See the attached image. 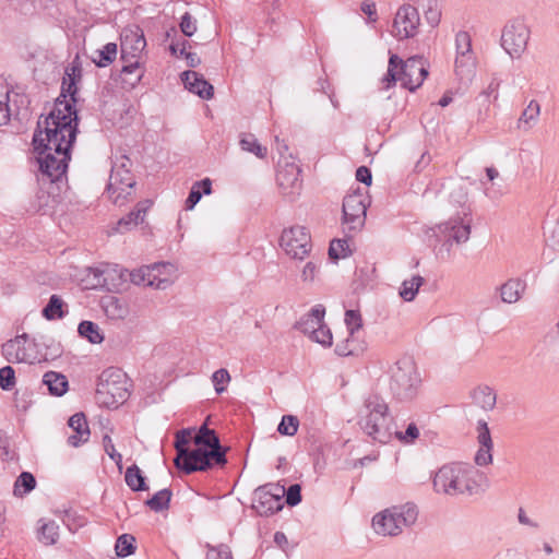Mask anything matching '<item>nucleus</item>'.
<instances>
[{
  "label": "nucleus",
  "mask_w": 559,
  "mask_h": 559,
  "mask_svg": "<svg viewBox=\"0 0 559 559\" xmlns=\"http://www.w3.org/2000/svg\"><path fill=\"white\" fill-rule=\"evenodd\" d=\"M79 117L68 100L56 99L51 111L39 117L32 144L38 155L39 170L55 182L67 173L71 148L76 140Z\"/></svg>",
  "instance_id": "nucleus-1"
},
{
  "label": "nucleus",
  "mask_w": 559,
  "mask_h": 559,
  "mask_svg": "<svg viewBox=\"0 0 559 559\" xmlns=\"http://www.w3.org/2000/svg\"><path fill=\"white\" fill-rule=\"evenodd\" d=\"M483 474L472 465L451 463L441 466L435 474L432 484L438 493L448 496L475 495L478 491V479Z\"/></svg>",
  "instance_id": "nucleus-2"
},
{
  "label": "nucleus",
  "mask_w": 559,
  "mask_h": 559,
  "mask_svg": "<svg viewBox=\"0 0 559 559\" xmlns=\"http://www.w3.org/2000/svg\"><path fill=\"white\" fill-rule=\"evenodd\" d=\"M428 75L423 57H411L406 61L397 55H391L388 64V71L383 78L385 88H390L397 81L402 87L411 92L416 91Z\"/></svg>",
  "instance_id": "nucleus-3"
},
{
  "label": "nucleus",
  "mask_w": 559,
  "mask_h": 559,
  "mask_svg": "<svg viewBox=\"0 0 559 559\" xmlns=\"http://www.w3.org/2000/svg\"><path fill=\"white\" fill-rule=\"evenodd\" d=\"M420 383L417 366L411 357H403L391 367L389 389L397 401L413 400Z\"/></svg>",
  "instance_id": "nucleus-4"
},
{
  "label": "nucleus",
  "mask_w": 559,
  "mask_h": 559,
  "mask_svg": "<svg viewBox=\"0 0 559 559\" xmlns=\"http://www.w3.org/2000/svg\"><path fill=\"white\" fill-rule=\"evenodd\" d=\"M388 411L389 407L383 399L378 395H369L360 412L359 426L372 440L380 443H386L390 438Z\"/></svg>",
  "instance_id": "nucleus-5"
},
{
  "label": "nucleus",
  "mask_w": 559,
  "mask_h": 559,
  "mask_svg": "<svg viewBox=\"0 0 559 559\" xmlns=\"http://www.w3.org/2000/svg\"><path fill=\"white\" fill-rule=\"evenodd\" d=\"M130 396L127 374L119 368H109L102 372L97 386L96 400L108 408H117Z\"/></svg>",
  "instance_id": "nucleus-6"
},
{
  "label": "nucleus",
  "mask_w": 559,
  "mask_h": 559,
  "mask_svg": "<svg viewBox=\"0 0 559 559\" xmlns=\"http://www.w3.org/2000/svg\"><path fill=\"white\" fill-rule=\"evenodd\" d=\"M418 511L415 504L392 507L377 513L372 519V526L377 534L396 536L404 527L413 525L417 520Z\"/></svg>",
  "instance_id": "nucleus-7"
},
{
  "label": "nucleus",
  "mask_w": 559,
  "mask_h": 559,
  "mask_svg": "<svg viewBox=\"0 0 559 559\" xmlns=\"http://www.w3.org/2000/svg\"><path fill=\"white\" fill-rule=\"evenodd\" d=\"M175 466L187 475L195 472H206L214 465L225 466L227 457L223 452L207 451L205 448L179 450V455L174 460Z\"/></svg>",
  "instance_id": "nucleus-8"
},
{
  "label": "nucleus",
  "mask_w": 559,
  "mask_h": 559,
  "mask_svg": "<svg viewBox=\"0 0 559 559\" xmlns=\"http://www.w3.org/2000/svg\"><path fill=\"white\" fill-rule=\"evenodd\" d=\"M530 36L531 31L525 20L514 17L502 29L501 46L511 58H520L526 50Z\"/></svg>",
  "instance_id": "nucleus-9"
},
{
  "label": "nucleus",
  "mask_w": 559,
  "mask_h": 559,
  "mask_svg": "<svg viewBox=\"0 0 559 559\" xmlns=\"http://www.w3.org/2000/svg\"><path fill=\"white\" fill-rule=\"evenodd\" d=\"M280 246L292 259L304 260L312 249L311 235L305 226L285 228L280 237Z\"/></svg>",
  "instance_id": "nucleus-10"
},
{
  "label": "nucleus",
  "mask_w": 559,
  "mask_h": 559,
  "mask_svg": "<svg viewBox=\"0 0 559 559\" xmlns=\"http://www.w3.org/2000/svg\"><path fill=\"white\" fill-rule=\"evenodd\" d=\"M285 487L280 484H265L258 487L253 493L252 508L261 516H270L284 507Z\"/></svg>",
  "instance_id": "nucleus-11"
},
{
  "label": "nucleus",
  "mask_w": 559,
  "mask_h": 559,
  "mask_svg": "<svg viewBox=\"0 0 559 559\" xmlns=\"http://www.w3.org/2000/svg\"><path fill=\"white\" fill-rule=\"evenodd\" d=\"M135 185L133 175L124 165H114L107 185L109 198L117 205H122Z\"/></svg>",
  "instance_id": "nucleus-12"
},
{
  "label": "nucleus",
  "mask_w": 559,
  "mask_h": 559,
  "mask_svg": "<svg viewBox=\"0 0 559 559\" xmlns=\"http://www.w3.org/2000/svg\"><path fill=\"white\" fill-rule=\"evenodd\" d=\"M469 210L463 211V217L456 215L450 217L447 222L437 225L438 235H440L444 245L452 246V243H463L469 239L471 236V218Z\"/></svg>",
  "instance_id": "nucleus-13"
},
{
  "label": "nucleus",
  "mask_w": 559,
  "mask_h": 559,
  "mask_svg": "<svg viewBox=\"0 0 559 559\" xmlns=\"http://www.w3.org/2000/svg\"><path fill=\"white\" fill-rule=\"evenodd\" d=\"M368 204V197L359 190L344 198L343 223L349 230H357L364 226Z\"/></svg>",
  "instance_id": "nucleus-14"
},
{
  "label": "nucleus",
  "mask_w": 559,
  "mask_h": 559,
  "mask_svg": "<svg viewBox=\"0 0 559 559\" xmlns=\"http://www.w3.org/2000/svg\"><path fill=\"white\" fill-rule=\"evenodd\" d=\"M419 24L418 10L411 4H403L395 14L391 33L400 40L413 38L418 33Z\"/></svg>",
  "instance_id": "nucleus-15"
},
{
  "label": "nucleus",
  "mask_w": 559,
  "mask_h": 559,
  "mask_svg": "<svg viewBox=\"0 0 559 559\" xmlns=\"http://www.w3.org/2000/svg\"><path fill=\"white\" fill-rule=\"evenodd\" d=\"M300 167L295 163H286L277 170L276 181L281 193L290 201L296 199L301 189L302 180L300 179Z\"/></svg>",
  "instance_id": "nucleus-16"
},
{
  "label": "nucleus",
  "mask_w": 559,
  "mask_h": 559,
  "mask_svg": "<svg viewBox=\"0 0 559 559\" xmlns=\"http://www.w3.org/2000/svg\"><path fill=\"white\" fill-rule=\"evenodd\" d=\"M477 431V440L480 448L475 455V463L479 466H486L492 462V440L488 425L485 420H478Z\"/></svg>",
  "instance_id": "nucleus-17"
},
{
  "label": "nucleus",
  "mask_w": 559,
  "mask_h": 559,
  "mask_svg": "<svg viewBox=\"0 0 559 559\" xmlns=\"http://www.w3.org/2000/svg\"><path fill=\"white\" fill-rule=\"evenodd\" d=\"M185 86L203 99H211L214 96V87L202 74L195 71H185L181 74Z\"/></svg>",
  "instance_id": "nucleus-18"
},
{
  "label": "nucleus",
  "mask_w": 559,
  "mask_h": 559,
  "mask_svg": "<svg viewBox=\"0 0 559 559\" xmlns=\"http://www.w3.org/2000/svg\"><path fill=\"white\" fill-rule=\"evenodd\" d=\"M69 427L74 431L73 435L68 437V444L74 448L80 447L90 439V427L86 417L83 413H75L69 418Z\"/></svg>",
  "instance_id": "nucleus-19"
},
{
  "label": "nucleus",
  "mask_w": 559,
  "mask_h": 559,
  "mask_svg": "<svg viewBox=\"0 0 559 559\" xmlns=\"http://www.w3.org/2000/svg\"><path fill=\"white\" fill-rule=\"evenodd\" d=\"M193 442L197 447L205 448L207 451L223 452L224 457L229 450L228 447H223L221 440L214 429L209 428L207 424L204 423L200 426L198 432L193 438Z\"/></svg>",
  "instance_id": "nucleus-20"
},
{
  "label": "nucleus",
  "mask_w": 559,
  "mask_h": 559,
  "mask_svg": "<svg viewBox=\"0 0 559 559\" xmlns=\"http://www.w3.org/2000/svg\"><path fill=\"white\" fill-rule=\"evenodd\" d=\"M455 69L456 71L466 67L472 62V39L467 32L460 31L455 36Z\"/></svg>",
  "instance_id": "nucleus-21"
},
{
  "label": "nucleus",
  "mask_w": 559,
  "mask_h": 559,
  "mask_svg": "<svg viewBox=\"0 0 559 559\" xmlns=\"http://www.w3.org/2000/svg\"><path fill=\"white\" fill-rule=\"evenodd\" d=\"M325 314V308L323 305H316L311 310L302 316L295 324V329L299 330L304 334L311 335L314 330L319 326L320 322L323 321Z\"/></svg>",
  "instance_id": "nucleus-22"
},
{
  "label": "nucleus",
  "mask_w": 559,
  "mask_h": 559,
  "mask_svg": "<svg viewBox=\"0 0 559 559\" xmlns=\"http://www.w3.org/2000/svg\"><path fill=\"white\" fill-rule=\"evenodd\" d=\"M152 206L151 200L140 201L133 211L118 221L119 230H129L144 221L146 212Z\"/></svg>",
  "instance_id": "nucleus-23"
},
{
  "label": "nucleus",
  "mask_w": 559,
  "mask_h": 559,
  "mask_svg": "<svg viewBox=\"0 0 559 559\" xmlns=\"http://www.w3.org/2000/svg\"><path fill=\"white\" fill-rule=\"evenodd\" d=\"M526 282L522 278H510L500 286V296L503 302L519 301L526 289Z\"/></svg>",
  "instance_id": "nucleus-24"
},
{
  "label": "nucleus",
  "mask_w": 559,
  "mask_h": 559,
  "mask_svg": "<svg viewBox=\"0 0 559 559\" xmlns=\"http://www.w3.org/2000/svg\"><path fill=\"white\" fill-rule=\"evenodd\" d=\"M148 266L154 267L156 270L152 272L150 280L147 282V286L157 289H166L171 284V281L167 275L169 271L173 269V265L170 263L159 262Z\"/></svg>",
  "instance_id": "nucleus-25"
},
{
  "label": "nucleus",
  "mask_w": 559,
  "mask_h": 559,
  "mask_svg": "<svg viewBox=\"0 0 559 559\" xmlns=\"http://www.w3.org/2000/svg\"><path fill=\"white\" fill-rule=\"evenodd\" d=\"M68 305L59 295H51L47 305L41 310V316L48 320H59L68 314Z\"/></svg>",
  "instance_id": "nucleus-26"
},
{
  "label": "nucleus",
  "mask_w": 559,
  "mask_h": 559,
  "mask_svg": "<svg viewBox=\"0 0 559 559\" xmlns=\"http://www.w3.org/2000/svg\"><path fill=\"white\" fill-rule=\"evenodd\" d=\"M143 71L140 68L138 59L122 66L120 71V79L124 88H133L141 81Z\"/></svg>",
  "instance_id": "nucleus-27"
},
{
  "label": "nucleus",
  "mask_w": 559,
  "mask_h": 559,
  "mask_svg": "<svg viewBox=\"0 0 559 559\" xmlns=\"http://www.w3.org/2000/svg\"><path fill=\"white\" fill-rule=\"evenodd\" d=\"M43 383L47 385L49 393L55 396H62L69 388L66 376L55 371L46 372L43 377Z\"/></svg>",
  "instance_id": "nucleus-28"
},
{
  "label": "nucleus",
  "mask_w": 559,
  "mask_h": 559,
  "mask_svg": "<svg viewBox=\"0 0 559 559\" xmlns=\"http://www.w3.org/2000/svg\"><path fill=\"white\" fill-rule=\"evenodd\" d=\"M473 402L485 411H491L497 402V395L488 385H480L472 392Z\"/></svg>",
  "instance_id": "nucleus-29"
},
{
  "label": "nucleus",
  "mask_w": 559,
  "mask_h": 559,
  "mask_svg": "<svg viewBox=\"0 0 559 559\" xmlns=\"http://www.w3.org/2000/svg\"><path fill=\"white\" fill-rule=\"evenodd\" d=\"M124 480L132 491L139 492L148 489V486L146 485V478L136 464H132L127 468Z\"/></svg>",
  "instance_id": "nucleus-30"
},
{
  "label": "nucleus",
  "mask_w": 559,
  "mask_h": 559,
  "mask_svg": "<svg viewBox=\"0 0 559 559\" xmlns=\"http://www.w3.org/2000/svg\"><path fill=\"white\" fill-rule=\"evenodd\" d=\"M37 537L46 546L55 545L59 538V525L55 521L39 520Z\"/></svg>",
  "instance_id": "nucleus-31"
},
{
  "label": "nucleus",
  "mask_w": 559,
  "mask_h": 559,
  "mask_svg": "<svg viewBox=\"0 0 559 559\" xmlns=\"http://www.w3.org/2000/svg\"><path fill=\"white\" fill-rule=\"evenodd\" d=\"M56 205V199L49 192L44 190H38L36 193L35 200L32 203V210L35 213H39L41 215L49 214L53 211Z\"/></svg>",
  "instance_id": "nucleus-32"
},
{
  "label": "nucleus",
  "mask_w": 559,
  "mask_h": 559,
  "mask_svg": "<svg viewBox=\"0 0 559 559\" xmlns=\"http://www.w3.org/2000/svg\"><path fill=\"white\" fill-rule=\"evenodd\" d=\"M539 111V104L536 100H531L518 120V128L524 131L530 130L537 121Z\"/></svg>",
  "instance_id": "nucleus-33"
},
{
  "label": "nucleus",
  "mask_w": 559,
  "mask_h": 559,
  "mask_svg": "<svg viewBox=\"0 0 559 559\" xmlns=\"http://www.w3.org/2000/svg\"><path fill=\"white\" fill-rule=\"evenodd\" d=\"M118 47L116 43H107L102 49L95 51L96 57L92 60L98 68L110 66L117 58Z\"/></svg>",
  "instance_id": "nucleus-34"
},
{
  "label": "nucleus",
  "mask_w": 559,
  "mask_h": 559,
  "mask_svg": "<svg viewBox=\"0 0 559 559\" xmlns=\"http://www.w3.org/2000/svg\"><path fill=\"white\" fill-rule=\"evenodd\" d=\"M171 497V489L164 488L147 499L145 504L154 512H162L169 509Z\"/></svg>",
  "instance_id": "nucleus-35"
},
{
  "label": "nucleus",
  "mask_w": 559,
  "mask_h": 559,
  "mask_svg": "<svg viewBox=\"0 0 559 559\" xmlns=\"http://www.w3.org/2000/svg\"><path fill=\"white\" fill-rule=\"evenodd\" d=\"M78 332L81 337L86 338L92 344H100L104 341L99 326L93 321H82L78 326Z\"/></svg>",
  "instance_id": "nucleus-36"
},
{
  "label": "nucleus",
  "mask_w": 559,
  "mask_h": 559,
  "mask_svg": "<svg viewBox=\"0 0 559 559\" xmlns=\"http://www.w3.org/2000/svg\"><path fill=\"white\" fill-rule=\"evenodd\" d=\"M239 145L241 150L252 153L259 158H264L267 154L266 146L261 145L252 133L241 134Z\"/></svg>",
  "instance_id": "nucleus-37"
},
{
  "label": "nucleus",
  "mask_w": 559,
  "mask_h": 559,
  "mask_svg": "<svg viewBox=\"0 0 559 559\" xmlns=\"http://www.w3.org/2000/svg\"><path fill=\"white\" fill-rule=\"evenodd\" d=\"M135 549V537L133 535L122 534L117 538L115 550L119 559L134 554Z\"/></svg>",
  "instance_id": "nucleus-38"
},
{
  "label": "nucleus",
  "mask_w": 559,
  "mask_h": 559,
  "mask_svg": "<svg viewBox=\"0 0 559 559\" xmlns=\"http://www.w3.org/2000/svg\"><path fill=\"white\" fill-rule=\"evenodd\" d=\"M424 282L425 280L420 275H414L411 280H405L402 284L400 296L405 301H412Z\"/></svg>",
  "instance_id": "nucleus-39"
},
{
  "label": "nucleus",
  "mask_w": 559,
  "mask_h": 559,
  "mask_svg": "<svg viewBox=\"0 0 559 559\" xmlns=\"http://www.w3.org/2000/svg\"><path fill=\"white\" fill-rule=\"evenodd\" d=\"M36 486V479L29 472H22L14 483V495L22 496L28 493Z\"/></svg>",
  "instance_id": "nucleus-40"
},
{
  "label": "nucleus",
  "mask_w": 559,
  "mask_h": 559,
  "mask_svg": "<svg viewBox=\"0 0 559 559\" xmlns=\"http://www.w3.org/2000/svg\"><path fill=\"white\" fill-rule=\"evenodd\" d=\"M352 254V250L347 240L345 239H334L330 243L329 248V257L333 261H337L340 259L347 258Z\"/></svg>",
  "instance_id": "nucleus-41"
},
{
  "label": "nucleus",
  "mask_w": 559,
  "mask_h": 559,
  "mask_svg": "<svg viewBox=\"0 0 559 559\" xmlns=\"http://www.w3.org/2000/svg\"><path fill=\"white\" fill-rule=\"evenodd\" d=\"M299 420L294 415H284L277 426V431L282 436L293 437L297 433Z\"/></svg>",
  "instance_id": "nucleus-42"
},
{
  "label": "nucleus",
  "mask_w": 559,
  "mask_h": 559,
  "mask_svg": "<svg viewBox=\"0 0 559 559\" xmlns=\"http://www.w3.org/2000/svg\"><path fill=\"white\" fill-rule=\"evenodd\" d=\"M310 338L324 347H330L333 341L332 332L323 321L320 322Z\"/></svg>",
  "instance_id": "nucleus-43"
},
{
  "label": "nucleus",
  "mask_w": 559,
  "mask_h": 559,
  "mask_svg": "<svg viewBox=\"0 0 559 559\" xmlns=\"http://www.w3.org/2000/svg\"><path fill=\"white\" fill-rule=\"evenodd\" d=\"M427 23L431 27H436L441 20V10L438 5V0H428L427 8L424 12Z\"/></svg>",
  "instance_id": "nucleus-44"
},
{
  "label": "nucleus",
  "mask_w": 559,
  "mask_h": 559,
  "mask_svg": "<svg viewBox=\"0 0 559 559\" xmlns=\"http://www.w3.org/2000/svg\"><path fill=\"white\" fill-rule=\"evenodd\" d=\"M75 79L71 78V80H63L62 86H61V93L58 97L60 100H67L66 98L70 96L71 100L69 102L75 107L76 103V94H78V86H76Z\"/></svg>",
  "instance_id": "nucleus-45"
},
{
  "label": "nucleus",
  "mask_w": 559,
  "mask_h": 559,
  "mask_svg": "<svg viewBox=\"0 0 559 559\" xmlns=\"http://www.w3.org/2000/svg\"><path fill=\"white\" fill-rule=\"evenodd\" d=\"M154 267H150L148 265L142 266L140 269L133 270L130 272V281L134 285H143L147 286V282Z\"/></svg>",
  "instance_id": "nucleus-46"
},
{
  "label": "nucleus",
  "mask_w": 559,
  "mask_h": 559,
  "mask_svg": "<svg viewBox=\"0 0 559 559\" xmlns=\"http://www.w3.org/2000/svg\"><path fill=\"white\" fill-rule=\"evenodd\" d=\"M345 324L352 336L355 331L359 330L362 326V319L358 310H346L345 312Z\"/></svg>",
  "instance_id": "nucleus-47"
},
{
  "label": "nucleus",
  "mask_w": 559,
  "mask_h": 559,
  "mask_svg": "<svg viewBox=\"0 0 559 559\" xmlns=\"http://www.w3.org/2000/svg\"><path fill=\"white\" fill-rule=\"evenodd\" d=\"M206 559H233L230 548L221 544L218 546L207 545Z\"/></svg>",
  "instance_id": "nucleus-48"
},
{
  "label": "nucleus",
  "mask_w": 559,
  "mask_h": 559,
  "mask_svg": "<svg viewBox=\"0 0 559 559\" xmlns=\"http://www.w3.org/2000/svg\"><path fill=\"white\" fill-rule=\"evenodd\" d=\"M15 384V371L11 366H4L0 369V388L10 391Z\"/></svg>",
  "instance_id": "nucleus-49"
},
{
  "label": "nucleus",
  "mask_w": 559,
  "mask_h": 559,
  "mask_svg": "<svg viewBox=\"0 0 559 559\" xmlns=\"http://www.w3.org/2000/svg\"><path fill=\"white\" fill-rule=\"evenodd\" d=\"M212 381L216 393L221 394L226 390L225 384L230 381V374L226 369L221 368L212 374Z\"/></svg>",
  "instance_id": "nucleus-50"
},
{
  "label": "nucleus",
  "mask_w": 559,
  "mask_h": 559,
  "mask_svg": "<svg viewBox=\"0 0 559 559\" xmlns=\"http://www.w3.org/2000/svg\"><path fill=\"white\" fill-rule=\"evenodd\" d=\"M285 502L289 507H295L301 502V486L299 484H293L287 489L285 488Z\"/></svg>",
  "instance_id": "nucleus-51"
},
{
  "label": "nucleus",
  "mask_w": 559,
  "mask_h": 559,
  "mask_svg": "<svg viewBox=\"0 0 559 559\" xmlns=\"http://www.w3.org/2000/svg\"><path fill=\"white\" fill-rule=\"evenodd\" d=\"M103 445L107 455L117 464L119 468H121L122 455L116 451L115 444L110 436L105 435L103 437Z\"/></svg>",
  "instance_id": "nucleus-52"
},
{
  "label": "nucleus",
  "mask_w": 559,
  "mask_h": 559,
  "mask_svg": "<svg viewBox=\"0 0 559 559\" xmlns=\"http://www.w3.org/2000/svg\"><path fill=\"white\" fill-rule=\"evenodd\" d=\"M191 440V429L186 428L177 431L176 440H175V449L177 455H179V450H188V444Z\"/></svg>",
  "instance_id": "nucleus-53"
},
{
  "label": "nucleus",
  "mask_w": 559,
  "mask_h": 559,
  "mask_svg": "<svg viewBox=\"0 0 559 559\" xmlns=\"http://www.w3.org/2000/svg\"><path fill=\"white\" fill-rule=\"evenodd\" d=\"M396 438L404 443H414V441L419 437V429L416 424L411 423L404 432H396Z\"/></svg>",
  "instance_id": "nucleus-54"
},
{
  "label": "nucleus",
  "mask_w": 559,
  "mask_h": 559,
  "mask_svg": "<svg viewBox=\"0 0 559 559\" xmlns=\"http://www.w3.org/2000/svg\"><path fill=\"white\" fill-rule=\"evenodd\" d=\"M28 338V335L26 333H23L21 335H17L15 336L14 340H10L8 341L4 345H3V353H10L9 349L10 348H14L15 346H17V349H16V353H15V358L17 360H23L24 358V355L25 353L23 352L22 354H20V345L23 343V342H26Z\"/></svg>",
  "instance_id": "nucleus-55"
},
{
  "label": "nucleus",
  "mask_w": 559,
  "mask_h": 559,
  "mask_svg": "<svg viewBox=\"0 0 559 559\" xmlns=\"http://www.w3.org/2000/svg\"><path fill=\"white\" fill-rule=\"evenodd\" d=\"M106 312L112 318H123L126 309L120 305L119 299L110 297L105 306Z\"/></svg>",
  "instance_id": "nucleus-56"
},
{
  "label": "nucleus",
  "mask_w": 559,
  "mask_h": 559,
  "mask_svg": "<svg viewBox=\"0 0 559 559\" xmlns=\"http://www.w3.org/2000/svg\"><path fill=\"white\" fill-rule=\"evenodd\" d=\"M180 29L183 33V35L187 37H191L195 33V31H197L195 20H193V17L191 16L190 13L186 12L182 15L181 22H180Z\"/></svg>",
  "instance_id": "nucleus-57"
},
{
  "label": "nucleus",
  "mask_w": 559,
  "mask_h": 559,
  "mask_svg": "<svg viewBox=\"0 0 559 559\" xmlns=\"http://www.w3.org/2000/svg\"><path fill=\"white\" fill-rule=\"evenodd\" d=\"M450 202L463 207L467 202V191L465 188L462 186L454 188L450 193Z\"/></svg>",
  "instance_id": "nucleus-58"
},
{
  "label": "nucleus",
  "mask_w": 559,
  "mask_h": 559,
  "mask_svg": "<svg viewBox=\"0 0 559 559\" xmlns=\"http://www.w3.org/2000/svg\"><path fill=\"white\" fill-rule=\"evenodd\" d=\"M354 341L349 337L344 342L337 343L335 346L336 355L341 357H346L355 354L356 348L353 346Z\"/></svg>",
  "instance_id": "nucleus-59"
},
{
  "label": "nucleus",
  "mask_w": 559,
  "mask_h": 559,
  "mask_svg": "<svg viewBox=\"0 0 559 559\" xmlns=\"http://www.w3.org/2000/svg\"><path fill=\"white\" fill-rule=\"evenodd\" d=\"M187 48H190V43L187 39H182V41L179 43H171L169 46L170 53L177 58H181L188 53Z\"/></svg>",
  "instance_id": "nucleus-60"
},
{
  "label": "nucleus",
  "mask_w": 559,
  "mask_h": 559,
  "mask_svg": "<svg viewBox=\"0 0 559 559\" xmlns=\"http://www.w3.org/2000/svg\"><path fill=\"white\" fill-rule=\"evenodd\" d=\"M201 198H202V192L200 190H198L197 188H194V186L192 185L189 195L185 202V209L187 211L192 210L199 203Z\"/></svg>",
  "instance_id": "nucleus-61"
},
{
  "label": "nucleus",
  "mask_w": 559,
  "mask_h": 559,
  "mask_svg": "<svg viewBox=\"0 0 559 559\" xmlns=\"http://www.w3.org/2000/svg\"><path fill=\"white\" fill-rule=\"evenodd\" d=\"M317 272H318V265L314 262L309 261L302 270V273H301L302 281L312 282L316 277Z\"/></svg>",
  "instance_id": "nucleus-62"
},
{
  "label": "nucleus",
  "mask_w": 559,
  "mask_h": 559,
  "mask_svg": "<svg viewBox=\"0 0 559 559\" xmlns=\"http://www.w3.org/2000/svg\"><path fill=\"white\" fill-rule=\"evenodd\" d=\"M500 82L497 79H492L490 83L488 84L487 88L483 91L481 95L490 98L492 97V100L496 102L498 99Z\"/></svg>",
  "instance_id": "nucleus-63"
},
{
  "label": "nucleus",
  "mask_w": 559,
  "mask_h": 559,
  "mask_svg": "<svg viewBox=\"0 0 559 559\" xmlns=\"http://www.w3.org/2000/svg\"><path fill=\"white\" fill-rule=\"evenodd\" d=\"M356 179L359 182L370 186L371 181H372V175H371L370 169L366 166L358 167L356 170Z\"/></svg>",
  "instance_id": "nucleus-64"
}]
</instances>
